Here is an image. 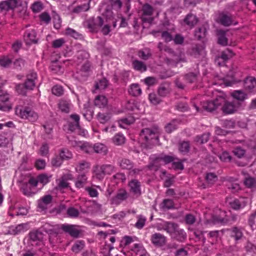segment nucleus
Instances as JSON below:
<instances>
[{"mask_svg":"<svg viewBox=\"0 0 256 256\" xmlns=\"http://www.w3.org/2000/svg\"><path fill=\"white\" fill-rule=\"evenodd\" d=\"M158 230L166 232L172 238L179 242H184L187 238L186 234L184 230L180 228L179 225L174 222L164 221L158 224Z\"/></svg>","mask_w":256,"mask_h":256,"instance_id":"f257e3e1","label":"nucleus"},{"mask_svg":"<svg viewBox=\"0 0 256 256\" xmlns=\"http://www.w3.org/2000/svg\"><path fill=\"white\" fill-rule=\"evenodd\" d=\"M140 140L142 142V146L143 148L146 149L152 148V146L158 142L157 130L151 128L142 129L140 134Z\"/></svg>","mask_w":256,"mask_h":256,"instance_id":"f03ea898","label":"nucleus"},{"mask_svg":"<svg viewBox=\"0 0 256 256\" xmlns=\"http://www.w3.org/2000/svg\"><path fill=\"white\" fill-rule=\"evenodd\" d=\"M115 167L112 164L97 165L94 168V176L98 180H102L106 174L110 175L116 171Z\"/></svg>","mask_w":256,"mask_h":256,"instance_id":"7ed1b4c3","label":"nucleus"},{"mask_svg":"<svg viewBox=\"0 0 256 256\" xmlns=\"http://www.w3.org/2000/svg\"><path fill=\"white\" fill-rule=\"evenodd\" d=\"M16 114L21 118L28 119L30 122H35L38 118L37 114L30 108L16 107Z\"/></svg>","mask_w":256,"mask_h":256,"instance_id":"20e7f679","label":"nucleus"},{"mask_svg":"<svg viewBox=\"0 0 256 256\" xmlns=\"http://www.w3.org/2000/svg\"><path fill=\"white\" fill-rule=\"evenodd\" d=\"M224 102V96H218L214 100L207 101L202 104V108L208 112H212L215 110L219 106L222 105Z\"/></svg>","mask_w":256,"mask_h":256,"instance_id":"39448f33","label":"nucleus"},{"mask_svg":"<svg viewBox=\"0 0 256 256\" xmlns=\"http://www.w3.org/2000/svg\"><path fill=\"white\" fill-rule=\"evenodd\" d=\"M222 110L225 114H230L236 112L240 106V104L236 101L228 102L224 97V102L222 103Z\"/></svg>","mask_w":256,"mask_h":256,"instance_id":"423d86ee","label":"nucleus"},{"mask_svg":"<svg viewBox=\"0 0 256 256\" xmlns=\"http://www.w3.org/2000/svg\"><path fill=\"white\" fill-rule=\"evenodd\" d=\"M60 228L74 238H78L82 233V230L79 229V226L77 225L62 224L60 226Z\"/></svg>","mask_w":256,"mask_h":256,"instance_id":"0eeeda50","label":"nucleus"},{"mask_svg":"<svg viewBox=\"0 0 256 256\" xmlns=\"http://www.w3.org/2000/svg\"><path fill=\"white\" fill-rule=\"evenodd\" d=\"M244 90L249 93H256V78L253 76H248L244 80Z\"/></svg>","mask_w":256,"mask_h":256,"instance_id":"6e6552de","label":"nucleus"},{"mask_svg":"<svg viewBox=\"0 0 256 256\" xmlns=\"http://www.w3.org/2000/svg\"><path fill=\"white\" fill-rule=\"evenodd\" d=\"M150 240L155 246L162 247L166 244V238L160 233L156 232L152 235Z\"/></svg>","mask_w":256,"mask_h":256,"instance_id":"1a4fd4ad","label":"nucleus"},{"mask_svg":"<svg viewBox=\"0 0 256 256\" xmlns=\"http://www.w3.org/2000/svg\"><path fill=\"white\" fill-rule=\"evenodd\" d=\"M234 55V54L232 50L226 48L223 50L220 56L216 58V62L220 66H223L226 61L232 58Z\"/></svg>","mask_w":256,"mask_h":256,"instance_id":"9d476101","label":"nucleus"},{"mask_svg":"<svg viewBox=\"0 0 256 256\" xmlns=\"http://www.w3.org/2000/svg\"><path fill=\"white\" fill-rule=\"evenodd\" d=\"M36 86V82L33 80H30V79H26L24 84H19L16 86V91L20 94L26 95V90H32Z\"/></svg>","mask_w":256,"mask_h":256,"instance_id":"9b49d317","label":"nucleus"},{"mask_svg":"<svg viewBox=\"0 0 256 256\" xmlns=\"http://www.w3.org/2000/svg\"><path fill=\"white\" fill-rule=\"evenodd\" d=\"M128 198V194L124 190H120L110 200L111 204L118 205L122 202L126 200Z\"/></svg>","mask_w":256,"mask_h":256,"instance_id":"f8f14e48","label":"nucleus"},{"mask_svg":"<svg viewBox=\"0 0 256 256\" xmlns=\"http://www.w3.org/2000/svg\"><path fill=\"white\" fill-rule=\"evenodd\" d=\"M150 162L147 166L148 168L150 170H158L161 166V162H162L159 154H152L150 156Z\"/></svg>","mask_w":256,"mask_h":256,"instance_id":"ddd939ff","label":"nucleus"},{"mask_svg":"<svg viewBox=\"0 0 256 256\" xmlns=\"http://www.w3.org/2000/svg\"><path fill=\"white\" fill-rule=\"evenodd\" d=\"M16 0H8L1 2L0 3V13H2V14L4 15L8 10L16 8Z\"/></svg>","mask_w":256,"mask_h":256,"instance_id":"4468645a","label":"nucleus"},{"mask_svg":"<svg viewBox=\"0 0 256 256\" xmlns=\"http://www.w3.org/2000/svg\"><path fill=\"white\" fill-rule=\"evenodd\" d=\"M24 39L26 45L36 43V32L34 30L26 32L24 35Z\"/></svg>","mask_w":256,"mask_h":256,"instance_id":"2eb2a0df","label":"nucleus"},{"mask_svg":"<svg viewBox=\"0 0 256 256\" xmlns=\"http://www.w3.org/2000/svg\"><path fill=\"white\" fill-rule=\"evenodd\" d=\"M130 187V190L132 192L134 195L136 196H140L141 190H140V183L137 180H132L128 184Z\"/></svg>","mask_w":256,"mask_h":256,"instance_id":"dca6fc26","label":"nucleus"},{"mask_svg":"<svg viewBox=\"0 0 256 256\" xmlns=\"http://www.w3.org/2000/svg\"><path fill=\"white\" fill-rule=\"evenodd\" d=\"M72 176L71 174H64L60 179L57 180L58 186L60 189H64L68 186V180H72Z\"/></svg>","mask_w":256,"mask_h":256,"instance_id":"f3484780","label":"nucleus"},{"mask_svg":"<svg viewBox=\"0 0 256 256\" xmlns=\"http://www.w3.org/2000/svg\"><path fill=\"white\" fill-rule=\"evenodd\" d=\"M27 230V224H21L16 226H12L10 228L8 233L10 234H18Z\"/></svg>","mask_w":256,"mask_h":256,"instance_id":"a211bd4d","label":"nucleus"},{"mask_svg":"<svg viewBox=\"0 0 256 256\" xmlns=\"http://www.w3.org/2000/svg\"><path fill=\"white\" fill-rule=\"evenodd\" d=\"M104 24V20L102 18L98 16L96 18L94 19L93 20L90 21L88 23V26L93 32L96 31L98 27L102 26Z\"/></svg>","mask_w":256,"mask_h":256,"instance_id":"6ab92c4d","label":"nucleus"},{"mask_svg":"<svg viewBox=\"0 0 256 256\" xmlns=\"http://www.w3.org/2000/svg\"><path fill=\"white\" fill-rule=\"evenodd\" d=\"M52 198V196L50 194L44 196L38 202V208L42 210L46 209L48 204L51 203Z\"/></svg>","mask_w":256,"mask_h":256,"instance_id":"aec40b11","label":"nucleus"},{"mask_svg":"<svg viewBox=\"0 0 256 256\" xmlns=\"http://www.w3.org/2000/svg\"><path fill=\"white\" fill-rule=\"evenodd\" d=\"M132 66L133 68L140 72H143L147 70L146 64L138 60H134L132 62Z\"/></svg>","mask_w":256,"mask_h":256,"instance_id":"412c9836","label":"nucleus"},{"mask_svg":"<svg viewBox=\"0 0 256 256\" xmlns=\"http://www.w3.org/2000/svg\"><path fill=\"white\" fill-rule=\"evenodd\" d=\"M247 202L244 200H240L238 199H234L230 202V206L234 210H239L244 208L246 205Z\"/></svg>","mask_w":256,"mask_h":256,"instance_id":"4be33fe9","label":"nucleus"},{"mask_svg":"<svg viewBox=\"0 0 256 256\" xmlns=\"http://www.w3.org/2000/svg\"><path fill=\"white\" fill-rule=\"evenodd\" d=\"M218 42V44L225 46L228 44V40L226 37V32L224 30H220L217 31Z\"/></svg>","mask_w":256,"mask_h":256,"instance_id":"5701e85b","label":"nucleus"},{"mask_svg":"<svg viewBox=\"0 0 256 256\" xmlns=\"http://www.w3.org/2000/svg\"><path fill=\"white\" fill-rule=\"evenodd\" d=\"M206 34L207 28L204 26H202L195 30L194 36L198 40H201L206 36Z\"/></svg>","mask_w":256,"mask_h":256,"instance_id":"b1692460","label":"nucleus"},{"mask_svg":"<svg viewBox=\"0 0 256 256\" xmlns=\"http://www.w3.org/2000/svg\"><path fill=\"white\" fill-rule=\"evenodd\" d=\"M184 20L186 25L192 28L197 24L198 19L195 15L189 14L186 16Z\"/></svg>","mask_w":256,"mask_h":256,"instance_id":"393cba45","label":"nucleus"},{"mask_svg":"<svg viewBox=\"0 0 256 256\" xmlns=\"http://www.w3.org/2000/svg\"><path fill=\"white\" fill-rule=\"evenodd\" d=\"M219 22L225 26H230L232 23V18L230 16L226 14L222 13L219 16Z\"/></svg>","mask_w":256,"mask_h":256,"instance_id":"a878e982","label":"nucleus"},{"mask_svg":"<svg viewBox=\"0 0 256 256\" xmlns=\"http://www.w3.org/2000/svg\"><path fill=\"white\" fill-rule=\"evenodd\" d=\"M96 117L100 123L104 124L110 121L112 117V114L110 112H98Z\"/></svg>","mask_w":256,"mask_h":256,"instance_id":"bb28decb","label":"nucleus"},{"mask_svg":"<svg viewBox=\"0 0 256 256\" xmlns=\"http://www.w3.org/2000/svg\"><path fill=\"white\" fill-rule=\"evenodd\" d=\"M70 100H61L58 103V108L62 112L68 113L70 110Z\"/></svg>","mask_w":256,"mask_h":256,"instance_id":"cd10ccee","label":"nucleus"},{"mask_svg":"<svg viewBox=\"0 0 256 256\" xmlns=\"http://www.w3.org/2000/svg\"><path fill=\"white\" fill-rule=\"evenodd\" d=\"M85 246V242L82 240H76L74 245L72 247V250L76 253L78 254L82 250Z\"/></svg>","mask_w":256,"mask_h":256,"instance_id":"c85d7f7f","label":"nucleus"},{"mask_svg":"<svg viewBox=\"0 0 256 256\" xmlns=\"http://www.w3.org/2000/svg\"><path fill=\"white\" fill-rule=\"evenodd\" d=\"M86 182L87 178L86 176L83 174L78 176L75 182V186L77 188H83Z\"/></svg>","mask_w":256,"mask_h":256,"instance_id":"c756f323","label":"nucleus"},{"mask_svg":"<svg viewBox=\"0 0 256 256\" xmlns=\"http://www.w3.org/2000/svg\"><path fill=\"white\" fill-rule=\"evenodd\" d=\"M94 102L95 106L99 108H104L107 104L108 100L104 96H98L96 98Z\"/></svg>","mask_w":256,"mask_h":256,"instance_id":"7c9ffc66","label":"nucleus"},{"mask_svg":"<svg viewBox=\"0 0 256 256\" xmlns=\"http://www.w3.org/2000/svg\"><path fill=\"white\" fill-rule=\"evenodd\" d=\"M94 152L96 153L100 154L103 155L106 154L108 149L106 146L102 144L98 143L94 145Z\"/></svg>","mask_w":256,"mask_h":256,"instance_id":"2f4dec72","label":"nucleus"},{"mask_svg":"<svg viewBox=\"0 0 256 256\" xmlns=\"http://www.w3.org/2000/svg\"><path fill=\"white\" fill-rule=\"evenodd\" d=\"M128 92L130 94L136 96L141 94L142 90L138 84H134L130 86V88L128 90Z\"/></svg>","mask_w":256,"mask_h":256,"instance_id":"473e14b6","label":"nucleus"},{"mask_svg":"<svg viewBox=\"0 0 256 256\" xmlns=\"http://www.w3.org/2000/svg\"><path fill=\"white\" fill-rule=\"evenodd\" d=\"M113 143L116 146H120L125 142V137L120 133L116 134L113 137L112 139Z\"/></svg>","mask_w":256,"mask_h":256,"instance_id":"72a5a7b5","label":"nucleus"},{"mask_svg":"<svg viewBox=\"0 0 256 256\" xmlns=\"http://www.w3.org/2000/svg\"><path fill=\"white\" fill-rule=\"evenodd\" d=\"M232 96L234 98L242 102L248 98V94L242 90L234 91Z\"/></svg>","mask_w":256,"mask_h":256,"instance_id":"f704fd0d","label":"nucleus"},{"mask_svg":"<svg viewBox=\"0 0 256 256\" xmlns=\"http://www.w3.org/2000/svg\"><path fill=\"white\" fill-rule=\"evenodd\" d=\"M119 165L122 169L130 170L133 168L134 164L130 160L122 158L119 162Z\"/></svg>","mask_w":256,"mask_h":256,"instance_id":"c9c22d12","label":"nucleus"},{"mask_svg":"<svg viewBox=\"0 0 256 256\" xmlns=\"http://www.w3.org/2000/svg\"><path fill=\"white\" fill-rule=\"evenodd\" d=\"M90 8L89 2L78 5L76 6L72 10V12L76 14H79L82 12L88 11Z\"/></svg>","mask_w":256,"mask_h":256,"instance_id":"e433bc0d","label":"nucleus"},{"mask_svg":"<svg viewBox=\"0 0 256 256\" xmlns=\"http://www.w3.org/2000/svg\"><path fill=\"white\" fill-rule=\"evenodd\" d=\"M59 156L63 161L68 160L72 157L71 152L66 148L61 149L60 151Z\"/></svg>","mask_w":256,"mask_h":256,"instance_id":"4c0bfd02","label":"nucleus"},{"mask_svg":"<svg viewBox=\"0 0 256 256\" xmlns=\"http://www.w3.org/2000/svg\"><path fill=\"white\" fill-rule=\"evenodd\" d=\"M42 233L38 230L31 232L29 234L30 239L34 242L41 240L42 238Z\"/></svg>","mask_w":256,"mask_h":256,"instance_id":"58836bf2","label":"nucleus"},{"mask_svg":"<svg viewBox=\"0 0 256 256\" xmlns=\"http://www.w3.org/2000/svg\"><path fill=\"white\" fill-rule=\"evenodd\" d=\"M108 84V80L106 78H102L96 82L94 88L96 90H104L107 88Z\"/></svg>","mask_w":256,"mask_h":256,"instance_id":"ea45409f","label":"nucleus"},{"mask_svg":"<svg viewBox=\"0 0 256 256\" xmlns=\"http://www.w3.org/2000/svg\"><path fill=\"white\" fill-rule=\"evenodd\" d=\"M232 236L236 240H240L242 236V232L240 229L237 227L232 228Z\"/></svg>","mask_w":256,"mask_h":256,"instance_id":"a19ab883","label":"nucleus"},{"mask_svg":"<svg viewBox=\"0 0 256 256\" xmlns=\"http://www.w3.org/2000/svg\"><path fill=\"white\" fill-rule=\"evenodd\" d=\"M210 137V133H204L200 136H198L195 138V140L200 144L206 142Z\"/></svg>","mask_w":256,"mask_h":256,"instance_id":"79ce46f5","label":"nucleus"},{"mask_svg":"<svg viewBox=\"0 0 256 256\" xmlns=\"http://www.w3.org/2000/svg\"><path fill=\"white\" fill-rule=\"evenodd\" d=\"M138 220L135 224V226L138 229H142L144 226L146 222V218L142 215H139L137 216Z\"/></svg>","mask_w":256,"mask_h":256,"instance_id":"37998d69","label":"nucleus"},{"mask_svg":"<svg viewBox=\"0 0 256 256\" xmlns=\"http://www.w3.org/2000/svg\"><path fill=\"white\" fill-rule=\"evenodd\" d=\"M169 92L168 86L164 84H161L158 89V94L160 96H166Z\"/></svg>","mask_w":256,"mask_h":256,"instance_id":"c03bdc74","label":"nucleus"},{"mask_svg":"<svg viewBox=\"0 0 256 256\" xmlns=\"http://www.w3.org/2000/svg\"><path fill=\"white\" fill-rule=\"evenodd\" d=\"M160 159L164 164H168L174 160L175 158L174 156L164 154H159Z\"/></svg>","mask_w":256,"mask_h":256,"instance_id":"a18cd8bd","label":"nucleus"},{"mask_svg":"<svg viewBox=\"0 0 256 256\" xmlns=\"http://www.w3.org/2000/svg\"><path fill=\"white\" fill-rule=\"evenodd\" d=\"M76 56L77 58L80 61L87 59L89 57L88 53L84 50H78Z\"/></svg>","mask_w":256,"mask_h":256,"instance_id":"49530a36","label":"nucleus"},{"mask_svg":"<svg viewBox=\"0 0 256 256\" xmlns=\"http://www.w3.org/2000/svg\"><path fill=\"white\" fill-rule=\"evenodd\" d=\"M197 74L194 72H189L186 74L184 78L188 82L192 84L196 80Z\"/></svg>","mask_w":256,"mask_h":256,"instance_id":"de8ad7c7","label":"nucleus"},{"mask_svg":"<svg viewBox=\"0 0 256 256\" xmlns=\"http://www.w3.org/2000/svg\"><path fill=\"white\" fill-rule=\"evenodd\" d=\"M244 184L248 188H252L256 186V180L254 178L249 177L245 179Z\"/></svg>","mask_w":256,"mask_h":256,"instance_id":"09e8293b","label":"nucleus"},{"mask_svg":"<svg viewBox=\"0 0 256 256\" xmlns=\"http://www.w3.org/2000/svg\"><path fill=\"white\" fill-rule=\"evenodd\" d=\"M66 212L68 216L70 218H77L80 214L79 211L73 207L68 208Z\"/></svg>","mask_w":256,"mask_h":256,"instance_id":"8fccbe9b","label":"nucleus"},{"mask_svg":"<svg viewBox=\"0 0 256 256\" xmlns=\"http://www.w3.org/2000/svg\"><path fill=\"white\" fill-rule=\"evenodd\" d=\"M89 74L80 70L76 74V78L80 81H84L88 76Z\"/></svg>","mask_w":256,"mask_h":256,"instance_id":"3c124183","label":"nucleus"},{"mask_svg":"<svg viewBox=\"0 0 256 256\" xmlns=\"http://www.w3.org/2000/svg\"><path fill=\"white\" fill-rule=\"evenodd\" d=\"M162 208L164 210H169L174 208L173 202L171 200L165 199L162 203Z\"/></svg>","mask_w":256,"mask_h":256,"instance_id":"603ef678","label":"nucleus"},{"mask_svg":"<svg viewBox=\"0 0 256 256\" xmlns=\"http://www.w3.org/2000/svg\"><path fill=\"white\" fill-rule=\"evenodd\" d=\"M206 178L208 183L212 184L218 180V176L214 173L210 172L207 174Z\"/></svg>","mask_w":256,"mask_h":256,"instance_id":"864d4df0","label":"nucleus"},{"mask_svg":"<svg viewBox=\"0 0 256 256\" xmlns=\"http://www.w3.org/2000/svg\"><path fill=\"white\" fill-rule=\"evenodd\" d=\"M63 160L60 156H56L52 159V164L55 167H59L62 164Z\"/></svg>","mask_w":256,"mask_h":256,"instance_id":"5fc2aeb1","label":"nucleus"},{"mask_svg":"<svg viewBox=\"0 0 256 256\" xmlns=\"http://www.w3.org/2000/svg\"><path fill=\"white\" fill-rule=\"evenodd\" d=\"M66 34L69 35L76 39L80 38L82 36V35L78 32H76L75 30L69 28L66 29Z\"/></svg>","mask_w":256,"mask_h":256,"instance_id":"6e6d98bb","label":"nucleus"},{"mask_svg":"<svg viewBox=\"0 0 256 256\" xmlns=\"http://www.w3.org/2000/svg\"><path fill=\"white\" fill-rule=\"evenodd\" d=\"M179 150L182 153H186L190 150V144L188 142H183L180 143L179 146Z\"/></svg>","mask_w":256,"mask_h":256,"instance_id":"4d7b16f0","label":"nucleus"},{"mask_svg":"<svg viewBox=\"0 0 256 256\" xmlns=\"http://www.w3.org/2000/svg\"><path fill=\"white\" fill-rule=\"evenodd\" d=\"M142 12L144 15L151 16L153 12V8L149 4H145L142 7Z\"/></svg>","mask_w":256,"mask_h":256,"instance_id":"13d9d810","label":"nucleus"},{"mask_svg":"<svg viewBox=\"0 0 256 256\" xmlns=\"http://www.w3.org/2000/svg\"><path fill=\"white\" fill-rule=\"evenodd\" d=\"M52 93L56 96H60L64 93L62 87L60 86H55L52 89Z\"/></svg>","mask_w":256,"mask_h":256,"instance_id":"bf43d9fd","label":"nucleus"},{"mask_svg":"<svg viewBox=\"0 0 256 256\" xmlns=\"http://www.w3.org/2000/svg\"><path fill=\"white\" fill-rule=\"evenodd\" d=\"M11 64L12 60L7 56H3L0 58V65L3 67H8Z\"/></svg>","mask_w":256,"mask_h":256,"instance_id":"052dcab7","label":"nucleus"},{"mask_svg":"<svg viewBox=\"0 0 256 256\" xmlns=\"http://www.w3.org/2000/svg\"><path fill=\"white\" fill-rule=\"evenodd\" d=\"M149 100L150 102L153 104H158L161 100L159 97H158L156 94L154 93H151L149 94L148 96Z\"/></svg>","mask_w":256,"mask_h":256,"instance_id":"680f3d73","label":"nucleus"},{"mask_svg":"<svg viewBox=\"0 0 256 256\" xmlns=\"http://www.w3.org/2000/svg\"><path fill=\"white\" fill-rule=\"evenodd\" d=\"M204 47L202 46L196 45L192 49V53L195 57L200 54Z\"/></svg>","mask_w":256,"mask_h":256,"instance_id":"e2e57ef3","label":"nucleus"},{"mask_svg":"<svg viewBox=\"0 0 256 256\" xmlns=\"http://www.w3.org/2000/svg\"><path fill=\"white\" fill-rule=\"evenodd\" d=\"M51 176H48L46 174H42L38 176V182L43 184H46L50 182V179Z\"/></svg>","mask_w":256,"mask_h":256,"instance_id":"0e129e2a","label":"nucleus"},{"mask_svg":"<svg viewBox=\"0 0 256 256\" xmlns=\"http://www.w3.org/2000/svg\"><path fill=\"white\" fill-rule=\"evenodd\" d=\"M80 148L84 152L87 154H90L94 151V146L92 147L88 143H84L80 146Z\"/></svg>","mask_w":256,"mask_h":256,"instance_id":"69168bd1","label":"nucleus"},{"mask_svg":"<svg viewBox=\"0 0 256 256\" xmlns=\"http://www.w3.org/2000/svg\"><path fill=\"white\" fill-rule=\"evenodd\" d=\"M54 27L56 29H59L61 26V18L59 15L56 14L53 16Z\"/></svg>","mask_w":256,"mask_h":256,"instance_id":"338daca9","label":"nucleus"},{"mask_svg":"<svg viewBox=\"0 0 256 256\" xmlns=\"http://www.w3.org/2000/svg\"><path fill=\"white\" fill-rule=\"evenodd\" d=\"M232 152L234 156L238 158H242L246 152L244 149L237 147L233 150Z\"/></svg>","mask_w":256,"mask_h":256,"instance_id":"774afa93","label":"nucleus"}]
</instances>
